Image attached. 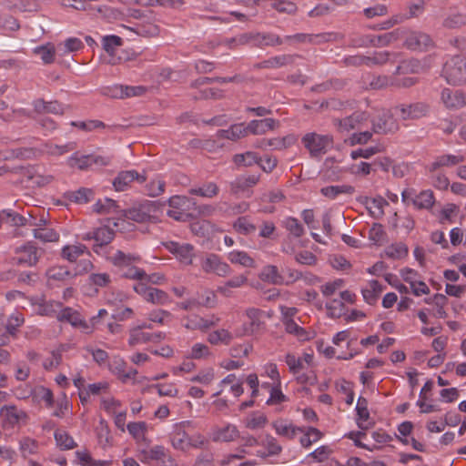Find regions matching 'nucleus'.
<instances>
[{
	"label": "nucleus",
	"mask_w": 466,
	"mask_h": 466,
	"mask_svg": "<svg viewBox=\"0 0 466 466\" xmlns=\"http://www.w3.org/2000/svg\"><path fill=\"white\" fill-rule=\"evenodd\" d=\"M465 160V157L461 154H445L438 156L434 161L427 166V169L430 172H435L441 167H451L462 163Z\"/></svg>",
	"instance_id": "dca6fc26"
},
{
	"label": "nucleus",
	"mask_w": 466,
	"mask_h": 466,
	"mask_svg": "<svg viewBox=\"0 0 466 466\" xmlns=\"http://www.w3.org/2000/svg\"><path fill=\"white\" fill-rule=\"evenodd\" d=\"M166 182L159 177L157 176L152 178L146 186L147 194L149 197H158L165 192Z\"/></svg>",
	"instance_id": "5fc2aeb1"
},
{
	"label": "nucleus",
	"mask_w": 466,
	"mask_h": 466,
	"mask_svg": "<svg viewBox=\"0 0 466 466\" xmlns=\"http://www.w3.org/2000/svg\"><path fill=\"white\" fill-rule=\"evenodd\" d=\"M32 305L35 306V312L41 316H57L61 310L60 303L54 300L35 299Z\"/></svg>",
	"instance_id": "393cba45"
},
{
	"label": "nucleus",
	"mask_w": 466,
	"mask_h": 466,
	"mask_svg": "<svg viewBox=\"0 0 466 466\" xmlns=\"http://www.w3.org/2000/svg\"><path fill=\"white\" fill-rule=\"evenodd\" d=\"M147 459L159 461L163 463L170 462L173 463V459L167 453V450L164 446L156 445L151 447L148 451H145Z\"/></svg>",
	"instance_id": "c03bdc74"
},
{
	"label": "nucleus",
	"mask_w": 466,
	"mask_h": 466,
	"mask_svg": "<svg viewBox=\"0 0 466 466\" xmlns=\"http://www.w3.org/2000/svg\"><path fill=\"white\" fill-rule=\"evenodd\" d=\"M87 252V248L83 244L66 245L62 248V258L70 261H76L80 256Z\"/></svg>",
	"instance_id": "a19ab883"
},
{
	"label": "nucleus",
	"mask_w": 466,
	"mask_h": 466,
	"mask_svg": "<svg viewBox=\"0 0 466 466\" xmlns=\"http://www.w3.org/2000/svg\"><path fill=\"white\" fill-rule=\"evenodd\" d=\"M46 276L49 280L63 281L74 276L67 268L61 266L52 267L47 272Z\"/></svg>",
	"instance_id": "e2e57ef3"
},
{
	"label": "nucleus",
	"mask_w": 466,
	"mask_h": 466,
	"mask_svg": "<svg viewBox=\"0 0 466 466\" xmlns=\"http://www.w3.org/2000/svg\"><path fill=\"white\" fill-rule=\"evenodd\" d=\"M166 249L173 254L176 258L184 265L192 264L194 254V247L188 243H179L168 241L164 243Z\"/></svg>",
	"instance_id": "1a4fd4ad"
},
{
	"label": "nucleus",
	"mask_w": 466,
	"mask_h": 466,
	"mask_svg": "<svg viewBox=\"0 0 466 466\" xmlns=\"http://www.w3.org/2000/svg\"><path fill=\"white\" fill-rule=\"evenodd\" d=\"M258 181L259 175L251 174L240 176L230 183V188L234 194H238L254 187Z\"/></svg>",
	"instance_id": "a878e982"
},
{
	"label": "nucleus",
	"mask_w": 466,
	"mask_h": 466,
	"mask_svg": "<svg viewBox=\"0 0 466 466\" xmlns=\"http://www.w3.org/2000/svg\"><path fill=\"white\" fill-rule=\"evenodd\" d=\"M233 339V335L228 329H220L210 332L208 336V341L212 345H228Z\"/></svg>",
	"instance_id": "49530a36"
},
{
	"label": "nucleus",
	"mask_w": 466,
	"mask_h": 466,
	"mask_svg": "<svg viewBox=\"0 0 466 466\" xmlns=\"http://www.w3.org/2000/svg\"><path fill=\"white\" fill-rule=\"evenodd\" d=\"M56 318L59 321L68 322L74 328L79 329L85 333H92V327L76 309L65 308L59 311Z\"/></svg>",
	"instance_id": "9d476101"
},
{
	"label": "nucleus",
	"mask_w": 466,
	"mask_h": 466,
	"mask_svg": "<svg viewBox=\"0 0 466 466\" xmlns=\"http://www.w3.org/2000/svg\"><path fill=\"white\" fill-rule=\"evenodd\" d=\"M299 57L297 55H280L272 56L267 60H264L258 64V68H271L276 69L290 64H293L296 58Z\"/></svg>",
	"instance_id": "b1692460"
},
{
	"label": "nucleus",
	"mask_w": 466,
	"mask_h": 466,
	"mask_svg": "<svg viewBox=\"0 0 466 466\" xmlns=\"http://www.w3.org/2000/svg\"><path fill=\"white\" fill-rule=\"evenodd\" d=\"M405 44L408 48L419 51L427 50L433 46V42L430 35L420 32L410 33L407 37Z\"/></svg>",
	"instance_id": "6ab92c4d"
},
{
	"label": "nucleus",
	"mask_w": 466,
	"mask_h": 466,
	"mask_svg": "<svg viewBox=\"0 0 466 466\" xmlns=\"http://www.w3.org/2000/svg\"><path fill=\"white\" fill-rule=\"evenodd\" d=\"M356 411H357L358 426L361 429L367 428V425H365V423L367 422L368 419L370 418V412L368 410V403L365 399L359 398L357 406H356Z\"/></svg>",
	"instance_id": "6e6d98bb"
},
{
	"label": "nucleus",
	"mask_w": 466,
	"mask_h": 466,
	"mask_svg": "<svg viewBox=\"0 0 466 466\" xmlns=\"http://www.w3.org/2000/svg\"><path fill=\"white\" fill-rule=\"evenodd\" d=\"M76 147V144L75 142H69L65 145L46 143L44 145V148L40 151L33 147H17L7 149L0 153V159H30L37 157V155L40 153H46L50 156H62L67 152L75 150Z\"/></svg>",
	"instance_id": "f257e3e1"
},
{
	"label": "nucleus",
	"mask_w": 466,
	"mask_h": 466,
	"mask_svg": "<svg viewBox=\"0 0 466 466\" xmlns=\"http://www.w3.org/2000/svg\"><path fill=\"white\" fill-rule=\"evenodd\" d=\"M320 192L326 198L334 199L341 194L352 195L355 192V188L350 185H335L322 187Z\"/></svg>",
	"instance_id": "c9c22d12"
},
{
	"label": "nucleus",
	"mask_w": 466,
	"mask_h": 466,
	"mask_svg": "<svg viewBox=\"0 0 466 466\" xmlns=\"http://www.w3.org/2000/svg\"><path fill=\"white\" fill-rule=\"evenodd\" d=\"M259 160L258 154L253 151L236 154L233 157V161L238 167H250L258 164Z\"/></svg>",
	"instance_id": "8fccbe9b"
},
{
	"label": "nucleus",
	"mask_w": 466,
	"mask_h": 466,
	"mask_svg": "<svg viewBox=\"0 0 466 466\" xmlns=\"http://www.w3.org/2000/svg\"><path fill=\"white\" fill-rule=\"evenodd\" d=\"M284 326L285 330L294 335L299 340L305 341L310 339V333L299 326L294 320H287Z\"/></svg>",
	"instance_id": "864d4df0"
},
{
	"label": "nucleus",
	"mask_w": 466,
	"mask_h": 466,
	"mask_svg": "<svg viewBox=\"0 0 466 466\" xmlns=\"http://www.w3.org/2000/svg\"><path fill=\"white\" fill-rule=\"evenodd\" d=\"M423 69V66L420 64L419 60L416 59H409L403 60L397 66L394 76H401L408 74H418Z\"/></svg>",
	"instance_id": "f704fd0d"
},
{
	"label": "nucleus",
	"mask_w": 466,
	"mask_h": 466,
	"mask_svg": "<svg viewBox=\"0 0 466 466\" xmlns=\"http://www.w3.org/2000/svg\"><path fill=\"white\" fill-rule=\"evenodd\" d=\"M213 227L208 220H198L190 225V229L197 236L207 237L212 232Z\"/></svg>",
	"instance_id": "69168bd1"
},
{
	"label": "nucleus",
	"mask_w": 466,
	"mask_h": 466,
	"mask_svg": "<svg viewBox=\"0 0 466 466\" xmlns=\"http://www.w3.org/2000/svg\"><path fill=\"white\" fill-rule=\"evenodd\" d=\"M127 363L120 357H114L108 363L110 371L116 375L122 381H127L128 379L135 378L137 371L134 369L126 370Z\"/></svg>",
	"instance_id": "412c9836"
},
{
	"label": "nucleus",
	"mask_w": 466,
	"mask_h": 466,
	"mask_svg": "<svg viewBox=\"0 0 466 466\" xmlns=\"http://www.w3.org/2000/svg\"><path fill=\"white\" fill-rule=\"evenodd\" d=\"M466 25V15L462 13H451L443 21L447 28H458Z\"/></svg>",
	"instance_id": "774afa93"
},
{
	"label": "nucleus",
	"mask_w": 466,
	"mask_h": 466,
	"mask_svg": "<svg viewBox=\"0 0 466 466\" xmlns=\"http://www.w3.org/2000/svg\"><path fill=\"white\" fill-rule=\"evenodd\" d=\"M328 314L332 318H340L346 313V307L340 299H333L326 303Z\"/></svg>",
	"instance_id": "bf43d9fd"
},
{
	"label": "nucleus",
	"mask_w": 466,
	"mask_h": 466,
	"mask_svg": "<svg viewBox=\"0 0 466 466\" xmlns=\"http://www.w3.org/2000/svg\"><path fill=\"white\" fill-rule=\"evenodd\" d=\"M282 39L275 34H254V45L259 47L281 45Z\"/></svg>",
	"instance_id": "a18cd8bd"
},
{
	"label": "nucleus",
	"mask_w": 466,
	"mask_h": 466,
	"mask_svg": "<svg viewBox=\"0 0 466 466\" xmlns=\"http://www.w3.org/2000/svg\"><path fill=\"white\" fill-rule=\"evenodd\" d=\"M189 199L184 196H173L168 198L167 204L169 209L167 215L177 221H187L189 218V214L187 212V207Z\"/></svg>",
	"instance_id": "6e6552de"
},
{
	"label": "nucleus",
	"mask_w": 466,
	"mask_h": 466,
	"mask_svg": "<svg viewBox=\"0 0 466 466\" xmlns=\"http://www.w3.org/2000/svg\"><path fill=\"white\" fill-rule=\"evenodd\" d=\"M441 101L448 109H459L466 105V96L460 90L445 88L441 92Z\"/></svg>",
	"instance_id": "f3484780"
},
{
	"label": "nucleus",
	"mask_w": 466,
	"mask_h": 466,
	"mask_svg": "<svg viewBox=\"0 0 466 466\" xmlns=\"http://www.w3.org/2000/svg\"><path fill=\"white\" fill-rule=\"evenodd\" d=\"M382 291L383 286L375 279L370 280L361 290L364 300L369 304H374Z\"/></svg>",
	"instance_id": "473e14b6"
},
{
	"label": "nucleus",
	"mask_w": 466,
	"mask_h": 466,
	"mask_svg": "<svg viewBox=\"0 0 466 466\" xmlns=\"http://www.w3.org/2000/svg\"><path fill=\"white\" fill-rule=\"evenodd\" d=\"M109 260L122 270L137 261L138 258L131 254H126L121 250H116L109 257Z\"/></svg>",
	"instance_id": "4c0bfd02"
},
{
	"label": "nucleus",
	"mask_w": 466,
	"mask_h": 466,
	"mask_svg": "<svg viewBox=\"0 0 466 466\" xmlns=\"http://www.w3.org/2000/svg\"><path fill=\"white\" fill-rule=\"evenodd\" d=\"M201 268L208 274H215L218 277H227L231 274L230 266L214 253L208 254L201 261Z\"/></svg>",
	"instance_id": "423d86ee"
},
{
	"label": "nucleus",
	"mask_w": 466,
	"mask_h": 466,
	"mask_svg": "<svg viewBox=\"0 0 466 466\" xmlns=\"http://www.w3.org/2000/svg\"><path fill=\"white\" fill-rule=\"evenodd\" d=\"M144 91L145 89L142 86H124L115 85L112 86L104 87L102 94L112 98H125L140 96Z\"/></svg>",
	"instance_id": "2eb2a0df"
},
{
	"label": "nucleus",
	"mask_w": 466,
	"mask_h": 466,
	"mask_svg": "<svg viewBox=\"0 0 466 466\" xmlns=\"http://www.w3.org/2000/svg\"><path fill=\"white\" fill-rule=\"evenodd\" d=\"M297 140V136L294 134H289L283 137L270 138L266 143L268 145V148L274 150H283L294 145Z\"/></svg>",
	"instance_id": "79ce46f5"
},
{
	"label": "nucleus",
	"mask_w": 466,
	"mask_h": 466,
	"mask_svg": "<svg viewBox=\"0 0 466 466\" xmlns=\"http://www.w3.org/2000/svg\"><path fill=\"white\" fill-rule=\"evenodd\" d=\"M272 427L278 435L289 440L294 439L299 432L303 431V428L297 427L291 422L282 419L275 420L272 423Z\"/></svg>",
	"instance_id": "4be33fe9"
},
{
	"label": "nucleus",
	"mask_w": 466,
	"mask_h": 466,
	"mask_svg": "<svg viewBox=\"0 0 466 466\" xmlns=\"http://www.w3.org/2000/svg\"><path fill=\"white\" fill-rule=\"evenodd\" d=\"M259 278L266 282L281 285L284 284L285 277L279 274V269L274 265L265 266L259 275Z\"/></svg>",
	"instance_id": "72a5a7b5"
},
{
	"label": "nucleus",
	"mask_w": 466,
	"mask_h": 466,
	"mask_svg": "<svg viewBox=\"0 0 466 466\" xmlns=\"http://www.w3.org/2000/svg\"><path fill=\"white\" fill-rule=\"evenodd\" d=\"M212 356V352L208 345L204 343H195L192 345L187 354V359L192 360H207Z\"/></svg>",
	"instance_id": "3c124183"
},
{
	"label": "nucleus",
	"mask_w": 466,
	"mask_h": 466,
	"mask_svg": "<svg viewBox=\"0 0 466 466\" xmlns=\"http://www.w3.org/2000/svg\"><path fill=\"white\" fill-rule=\"evenodd\" d=\"M411 201L419 209H430L432 208L435 198L431 190H423L416 195Z\"/></svg>",
	"instance_id": "ea45409f"
},
{
	"label": "nucleus",
	"mask_w": 466,
	"mask_h": 466,
	"mask_svg": "<svg viewBox=\"0 0 466 466\" xmlns=\"http://www.w3.org/2000/svg\"><path fill=\"white\" fill-rule=\"evenodd\" d=\"M373 129L377 133L393 132L398 129V124L390 111H382L378 119L373 121Z\"/></svg>",
	"instance_id": "aec40b11"
},
{
	"label": "nucleus",
	"mask_w": 466,
	"mask_h": 466,
	"mask_svg": "<svg viewBox=\"0 0 466 466\" xmlns=\"http://www.w3.org/2000/svg\"><path fill=\"white\" fill-rule=\"evenodd\" d=\"M39 258V250L28 243L16 248V257L14 260L16 264L32 267L37 263Z\"/></svg>",
	"instance_id": "f8f14e48"
},
{
	"label": "nucleus",
	"mask_w": 466,
	"mask_h": 466,
	"mask_svg": "<svg viewBox=\"0 0 466 466\" xmlns=\"http://www.w3.org/2000/svg\"><path fill=\"white\" fill-rule=\"evenodd\" d=\"M216 379V372L212 367L201 369L196 375L189 379V381L199 383L203 386L210 385Z\"/></svg>",
	"instance_id": "37998d69"
},
{
	"label": "nucleus",
	"mask_w": 466,
	"mask_h": 466,
	"mask_svg": "<svg viewBox=\"0 0 466 466\" xmlns=\"http://www.w3.org/2000/svg\"><path fill=\"white\" fill-rule=\"evenodd\" d=\"M33 53L38 56L44 64H51L55 60L56 48L54 45L46 44L35 47Z\"/></svg>",
	"instance_id": "de8ad7c7"
},
{
	"label": "nucleus",
	"mask_w": 466,
	"mask_h": 466,
	"mask_svg": "<svg viewBox=\"0 0 466 466\" xmlns=\"http://www.w3.org/2000/svg\"><path fill=\"white\" fill-rule=\"evenodd\" d=\"M170 441L173 448L176 450L187 451L189 449V435L181 426H176L175 431L171 434Z\"/></svg>",
	"instance_id": "2f4dec72"
},
{
	"label": "nucleus",
	"mask_w": 466,
	"mask_h": 466,
	"mask_svg": "<svg viewBox=\"0 0 466 466\" xmlns=\"http://www.w3.org/2000/svg\"><path fill=\"white\" fill-rule=\"evenodd\" d=\"M301 142L311 157H319L332 147L333 138L329 135L310 132L303 136Z\"/></svg>",
	"instance_id": "7ed1b4c3"
},
{
	"label": "nucleus",
	"mask_w": 466,
	"mask_h": 466,
	"mask_svg": "<svg viewBox=\"0 0 466 466\" xmlns=\"http://www.w3.org/2000/svg\"><path fill=\"white\" fill-rule=\"evenodd\" d=\"M222 137L231 140H237L240 137H245L248 130L247 128V126L244 124H238L233 125L228 130H221Z\"/></svg>",
	"instance_id": "680f3d73"
},
{
	"label": "nucleus",
	"mask_w": 466,
	"mask_h": 466,
	"mask_svg": "<svg viewBox=\"0 0 466 466\" xmlns=\"http://www.w3.org/2000/svg\"><path fill=\"white\" fill-rule=\"evenodd\" d=\"M157 210V205L153 201L145 200L137 203L128 209L120 210L121 218L114 222V226L119 228L120 223H124L126 220H132L137 223L156 222L155 213Z\"/></svg>",
	"instance_id": "f03ea898"
},
{
	"label": "nucleus",
	"mask_w": 466,
	"mask_h": 466,
	"mask_svg": "<svg viewBox=\"0 0 466 466\" xmlns=\"http://www.w3.org/2000/svg\"><path fill=\"white\" fill-rule=\"evenodd\" d=\"M267 422V418L263 413L253 412L248 415L245 420V425L250 430H258L264 428Z\"/></svg>",
	"instance_id": "052dcab7"
},
{
	"label": "nucleus",
	"mask_w": 466,
	"mask_h": 466,
	"mask_svg": "<svg viewBox=\"0 0 466 466\" xmlns=\"http://www.w3.org/2000/svg\"><path fill=\"white\" fill-rule=\"evenodd\" d=\"M76 456L82 466H108L107 461H95L86 451H77Z\"/></svg>",
	"instance_id": "338daca9"
},
{
	"label": "nucleus",
	"mask_w": 466,
	"mask_h": 466,
	"mask_svg": "<svg viewBox=\"0 0 466 466\" xmlns=\"http://www.w3.org/2000/svg\"><path fill=\"white\" fill-rule=\"evenodd\" d=\"M109 162L110 157L96 154L79 155L78 153H75L67 159V165L69 167H77L81 170L87 169L93 166H106Z\"/></svg>",
	"instance_id": "39448f33"
},
{
	"label": "nucleus",
	"mask_w": 466,
	"mask_h": 466,
	"mask_svg": "<svg viewBox=\"0 0 466 466\" xmlns=\"http://www.w3.org/2000/svg\"><path fill=\"white\" fill-rule=\"evenodd\" d=\"M301 433H303V435L300 437L299 442L305 448L309 447L322 437V433L313 427L303 428Z\"/></svg>",
	"instance_id": "603ef678"
},
{
	"label": "nucleus",
	"mask_w": 466,
	"mask_h": 466,
	"mask_svg": "<svg viewBox=\"0 0 466 466\" xmlns=\"http://www.w3.org/2000/svg\"><path fill=\"white\" fill-rule=\"evenodd\" d=\"M147 179L145 175H140L136 170L121 171L117 174L113 181V186L116 191L127 190L133 181L144 183Z\"/></svg>",
	"instance_id": "ddd939ff"
},
{
	"label": "nucleus",
	"mask_w": 466,
	"mask_h": 466,
	"mask_svg": "<svg viewBox=\"0 0 466 466\" xmlns=\"http://www.w3.org/2000/svg\"><path fill=\"white\" fill-rule=\"evenodd\" d=\"M245 314L249 319V324L244 327V334H251L262 324L263 311L256 308H248Z\"/></svg>",
	"instance_id": "7c9ffc66"
},
{
	"label": "nucleus",
	"mask_w": 466,
	"mask_h": 466,
	"mask_svg": "<svg viewBox=\"0 0 466 466\" xmlns=\"http://www.w3.org/2000/svg\"><path fill=\"white\" fill-rule=\"evenodd\" d=\"M232 228L238 234L248 236L256 231V226L252 223L250 218L247 216L239 217L233 224Z\"/></svg>",
	"instance_id": "58836bf2"
},
{
	"label": "nucleus",
	"mask_w": 466,
	"mask_h": 466,
	"mask_svg": "<svg viewBox=\"0 0 466 466\" xmlns=\"http://www.w3.org/2000/svg\"><path fill=\"white\" fill-rule=\"evenodd\" d=\"M429 106L423 102L410 105H400L394 108V113L403 120L419 119L429 113Z\"/></svg>",
	"instance_id": "0eeeda50"
},
{
	"label": "nucleus",
	"mask_w": 466,
	"mask_h": 466,
	"mask_svg": "<svg viewBox=\"0 0 466 466\" xmlns=\"http://www.w3.org/2000/svg\"><path fill=\"white\" fill-rule=\"evenodd\" d=\"M280 123L279 120L274 118H264L260 120H251L248 125L247 128L248 133L253 135H264L268 131L279 128Z\"/></svg>",
	"instance_id": "a211bd4d"
},
{
	"label": "nucleus",
	"mask_w": 466,
	"mask_h": 466,
	"mask_svg": "<svg viewBox=\"0 0 466 466\" xmlns=\"http://www.w3.org/2000/svg\"><path fill=\"white\" fill-rule=\"evenodd\" d=\"M228 259L236 265H240L244 268H254L257 267L255 259L251 258L246 251L232 250L228 254Z\"/></svg>",
	"instance_id": "c756f323"
},
{
	"label": "nucleus",
	"mask_w": 466,
	"mask_h": 466,
	"mask_svg": "<svg viewBox=\"0 0 466 466\" xmlns=\"http://www.w3.org/2000/svg\"><path fill=\"white\" fill-rule=\"evenodd\" d=\"M55 440L56 445L61 450H71L76 445L74 439L67 432L63 431H56L55 432Z\"/></svg>",
	"instance_id": "0e129e2a"
},
{
	"label": "nucleus",
	"mask_w": 466,
	"mask_h": 466,
	"mask_svg": "<svg viewBox=\"0 0 466 466\" xmlns=\"http://www.w3.org/2000/svg\"><path fill=\"white\" fill-rule=\"evenodd\" d=\"M83 238L94 239L96 243V246L102 247L111 242V240L114 238V231L110 229L109 227L105 226L96 228L93 232L86 234Z\"/></svg>",
	"instance_id": "bb28decb"
},
{
	"label": "nucleus",
	"mask_w": 466,
	"mask_h": 466,
	"mask_svg": "<svg viewBox=\"0 0 466 466\" xmlns=\"http://www.w3.org/2000/svg\"><path fill=\"white\" fill-rule=\"evenodd\" d=\"M129 434L138 442L145 441L147 431V423L145 421L129 422L127 425Z\"/></svg>",
	"instance_id": "09e8293b"
},
{
	"label": "nucleus",
	"mask_w": 466,
	"mask_h": 466,
	"mask_svg": "<svg viewBox=\"0 0 466 466\" xmlns=\"http://www.w3.org/2000/svg\"><path fill=\"white\" fill-rule=\"evenodd\" d=\"M45 219H40L38 224H35L38 228L34 229V236L44 242H56L59 239V234L53 228L44 227Z\"/></svg>",
	"instance_id": "c85d7f7f"
},
{
	"label": "nucleus",
	"mask_w": 466,
	"mask_h": 466,
	"mask_svg": "<svg viewBox=\"0 0 466 466\" xmlns=\"http://www.w3.org/2000/svg\"><path fill=\"white\" fill-rule=\"evenodd\" d=\"M146 301L157 305H167L171 302V299L167 292L164 290L151 288Z\"/></svg>",
	"instance_id": "4d7b16f0"
},
{
	"label": "nucleus",
	"mask_w": 466,
	"mask_h": 466,
	"mask_svg": "<svg viewBox=\"0 0 466 466\" xmlns=\"http://www.w3.org/2000/svg\"><path fill=\"white\" fill-rule=\"evenodd\" d=\"M238 431L233 424H227L222 427H217L211 433V439L214 441H232L238 437Z\"/></svg>",
	"instance_id": "5701e85b"
},
{
	"label": "nucleus",
	"mask_w": 466,
	"mask_h": 466,
	"mask_svg": "<svg viewBox=\"0 0 466 466\" xmlns=\"http://www.w3.org/2000/svg\"><path fill=\"white\" fill-rule=\"evenodd\" d=\"M188 192L191 195H196L206 198H212L218 194L219 187L214 182H208L199 187L190 188Z\"/></svg>",
	"instance_id": "e433bc0d"
},
{
	"label": "nucleus",
	"mask_w": 466,
	"mask_h": 466,
	"mask_svg": "<svg viewBox=\"0 0 466 466\" xmlns=\"http://www.w3.org/2000/svg\"><path fill=\"white\" fill-rule=\"evenodd\" d=\"M150 342L148 332L140 330L139 328H131L129 329L128 344L131 347Z\"/></svg>",
	"instance_id": "13d9d810"
},
{
	"label": "nucleus",
	"mask_w": 466,
	"mask_h": 466,
	"mask_svg": "<svg viewBox=\"0 0 466 466\" xmlns=\"http://www.w3.org/2000/svg\"><path fill=\"white\" fill-rule=\"evenodd\" d=\"M0 417L3 428L13 429L20 421L25 420L27 415L24 410H18L14 405H5L0 409Z\"/></svg>",
	"instance_id": "9b49d317"
},
{
	"label": "nucleus",
	"mask_w": 466,
	"mask_h": 466,
	"mask_svg": "<svg viewBox=\"0 0 466 466\" xmlns=\"http://www.w3.org/2000/svg\"><path fill=\"white\" fill-rule=\"evenodd\" d=\"M442 75L451 85H460L465 82L466 61L461 56H452L444 64Z\"/></svg>",
	"instance_id": "20e7f679"
},
{
	"label": "nucleus",
	"mask_w": 466,
	"mask_h": 466,
	"mask_svg": "<svg viewBox=\"0 0 466 466\" xmlns=\"http://www.w3.org/2000/svg\"><path fill=\"white\" fill-rule=\"evenodd\" d=\"M397 57L398 55L395 53L390 54L388 51H379L375 52L370 56H354L351 57L350 60L355 65L381 66L387 63L388 61H390L391 59L396 61Z\"/></svg>",
	"instance_id": "4468645a"
},
{
	"label": "nucleus",
	"mask_w": 466,
	"mask_h": 466,
	"mask_svg": "<svg viewBox=\"0 0 466 466\" xmlns=\"http://www.w3.org/2000/svg\"><path fill=\"white\" fill-rule=\"evenodd\" d=\"M368 115L365 112H355L351 116L339 121V128L349 132L360 128L363 122L367 121Z\"/></svg>",
	"instance_id": "cd10ccee"
}]
</instances>
